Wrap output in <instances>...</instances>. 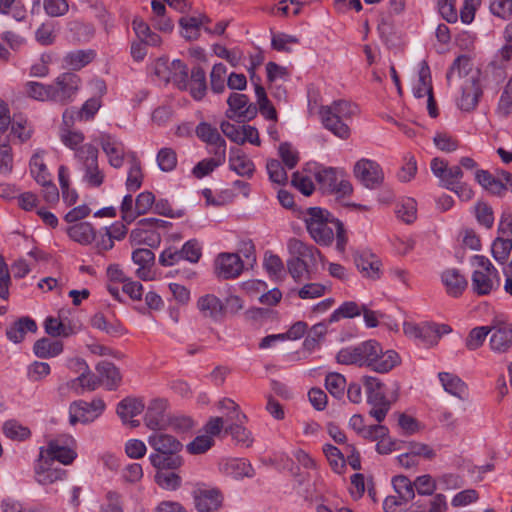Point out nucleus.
I'll list each match as a JSON object with an SVG mask.
<instances>
[{
    "label": "nucleus",
    "instance_id": "nucleus-30",
    "mask_svg": "<svg viewBox=\"0 0 512 512\" xmlns=\"http://www.w3.org/2000/svg\"><path fill=\"white\" fill-rule=\"evenodd\" d=\"M33 351L39 358L55 357L63 351V343L44 337L35 342Z\"/></svg>",
    "mask_w": 512,
    "mask_h": 512
},
{
    "label": "nucleus",
    "instance_id": "nucleus-36",
    "mask_svg": "<svg viewBox=\"0 0 512 512\" xmlns=\"http://www.w3.org/2000/svg\"><path fill=\"white\" fill-rule=\"evenodd\" d=\"M413 93L417 98H423L433 93L430 68L425 61L421 63L418 84L414 87Z\"/></svg>",
    "mask_w": 512,
    "mask_h": 512
},
{
    "label": "nucleus",
    "instance_id": "nucleus-20",
    "mask_svg": "<svg viewBox=\"0 0 512 512\" xmlns=\"http://www.w3.org/2000/svg\"><path fill=\"white\" fill-rule=\"evenodd\" d=\"M355 264L364 277L376 280L380 278V260L373 254L361 253L354 256Z\"/></svg>",
    "mask_w": 512,
    "mask_h": 512
},
{
    "label": "nucleus",
    "instance_id": "nucleus-62",
    "mask_svg": "<svg viewBox=\"0 0 512 512\" xmlns=\"http://www.w3.org/2000/svg\"><path fill=\"white\" fill-rule=\"evenodd\" d=\"M50 365L46 362L34 361L28 366L27 376L30 381L38 382L42 381L50 374Z\"/></svg>",
    "mask_w": 512,
    "mask_h": 512
},
{
    "label": "nucleus",
    "instance_id": "nucleus-56",
    "mask_svg": "<svg viewBox=\"0 0 512 512\" xmlns=\"http://www.w3.org/2000/svg\"><path fill=\"white\" fill-rule=\"evenodd\" d=\"M336 360L343 365L363 366L358 345L341 349L337 353Z\"/></svg>",
    "mask_w": 512,
    "mask_h": 512
},
{
    "label": "nucleus",
    "instance_id": "nucleus-29",
    "mask_svg": "<svg viewBox=\"0 0 512 512\" xmlns=\"http://www.w3.org/2000/svg\"><path fill=\"white\" fill-rule=\"evenodd\" d=\"M438 377L446 392L459 399L466 397L467 386L457 375L448 372H440Z\"/></svg>",
    "mask_w": 512,
    "mask_h": 512
},
{
    "label": "nucleus",
    "instance_id": "nucleus-41",
    "mask_svg": "<svg viewBox=\"0 0 512 512\" xmlns=\"http://www.w3.org/2000/svg\"><path fill=\"white\" fill-rule=\"evenodd\" d=\"M315 179L324 192L333 193L338 180V171L334 168H323L315 173Z\"/></svg>",
    "mask_w": 512,
    "mask_h": 512
},
{
    "label": "nucleus",
    "instance_id": "nucleus-63",
    "mask_svg": "<svg viewBox=\"0 0 512 512\" xmlns=\"http://www.w3.org/2000/svg\"><path fill=\"white\" fill-rule=\"evenodd\" d=\"M512 111V79L504 87L501 94L497 112L503 117H507Z\"/></svg>",
    "mask_w": 512,
    "mask_h": 512
},
{
    "label": "nucleus",
    "instance_id": "nucleus-7",
    "mask_svg": "<svg viewBox=\"0 0 512 512\" xmlns=\"http://www.w3.org/2000/svg\"><path fill=\"white\" fill-rule=\"evenodd\" d=\"M81 84L80 77L72 72L60 74L51 83L50 99L52 102L65 105L73 101Z\"/></svg>",
    "mask_w": 512,
    "mask_h": 512
},
{
    "label": "nucleus",
    "instance_id": "nucleus-6",
    "mask_svg": "<svg viewBox=\"0 0 512 512\" xmlns=\"http://www.w3.org/2000/svg\"><path fill=\"white\" fill-rule=\"evenodd\" d=\"M76 442L71 436H61L50 440L46 448L40 449L39 456L51 462L58 461L63 465H70L77 457Z\"/></svg>",
    "mask_w": 512,
    "mask_h": 512
},
{
    "label": "nucleus",
    "instance_id": "nucleus-43",
    "mask_svg": "<svg viewBox=\"0 0 512 512\" xmlns=\"http://www.w3.org/2000/svg\"><path fill=\"white\" fill-rule=\"evenodd\" d=\"M45 332L52 337H69L75 333L71 325H66L54 317H47L44 322Z\"/></svg>",
    "mask_w": 512,
    "mask_h": 512
},
{
    "label": "nucleus",
    "instance_id": "nucleus-8",
    "mask_svg": "<svg viewBox=\"0 0 512 512\" xmlns=\"http://www.w3.org/2000/svg\"><path fill=\"white\" fill-rule=\"evenodd\" d=\"M105 410V403L97 398L91 402L83 400L74 401L69 406V423L74 426L77 423H91Z\"/></svg>",
    "mask_w": 512,
    "mask_h": 512
},
{
    "label": "nucleus",
    "instance_id": "nucleus-3",
    "mask_svg": "<svg viewBox=\"0 0 512 512\" xmlns=\"http://www.w3.org/2000/svg\"><path fill=\"white\" fill-rule=\"evenodd\" d=\"M289 252L293 255L287 261V267L290 275L295 280H300L304 272H307L308 260L315 263L321 256L320 251L311 245H307L299 239L292 238L288 242Z\"/></svg>",
    "mask_w": 512,
    "mask_h": 512
},
{
    "label": "nucleus",
    "instance_id": "nucleus-2",
    "mask_svg": "<svg viewBox=\"0 0 512 512\" xmlns=\"http://www.w3.org/2000/svg\"><path fill=\"white\" fill-rule=\"evenodd\" d=\"M304 221L307 231L313 240L322 246H330L334 240V221L338 219L325 209L310 207L307 209Z\"/></svg>",
    "mask_w": 512,
    "mask_h": 512
},
{
    "label": "nucleus",
    "instance_id": "nucleus-18",
    "mask_svg": "<svg viewBox=\"0 0 512 512\" xmlns=\"http://www.w3.org/2000/svg\"><path fill=\"white\" fill-rule=\"evenodd\" d=\"M100 144L108 157L109 164L114 168L122 167L125 158V146L110 135H102Z\"/></svg>",
    "mask_w": 512,
    "mask_h": 512
},
{
    "label": "nucleus",
    "instance_id": "nucleus-52",
    "mask_svg": "<svg viewBox=\"0 0 512 512\" xmlns=\"http://www.w3.org/2000/svg\"><path fill=\"white\" fill-rule=\"evenodd\" d=\"M227 68L222 63L213 66L210 73V86L214 93H222L225 90Z\"/></svg>",
    "mask_w": 512,
    "mask_h": 512
},
{
    "label": "nucleus",
    "instance_id": "nucleus-54",
    "mask_svg": "<svg viewBox=\"0 0 512 512\" xmlns=\"http://www.w3.org/2000/svg\"><path fill=\"white\" fill-rule=\"evenodd\" d=\"M226 471L237 479L242 477H252L254 472L251 464L241 459H233L229 461L226 464Z\"/></svg>",
    "mask_w": 512,
    "mask_h": 512
},
{
    "label": "nucleus",
    "instance_id": "nucleus-25",
    "mask_svg": "<svg viewBox=\"0 0 512 512\" xmlns=\"http://www.w3.org/2000/svg\"><path fill=\"white\" fill-rule=\"evenodd\" d=\"M321 122L324 127L341 139H347L350 136V128L344 120L335 114H326L322 107L319 110Z\"/></svg>",
    "mask_w": 512,
    "mask_h": 512
},
{
    "label": "nucleus",
    "instance_id": "nucleus-11",
    "mask_svg": "<svg viewBox=\"0 0 512 512\" xmlns=\"http://www.w3.org/2000/svg\"><path fill=\"white\" fill-rule=\"evenodd\" d=\"M244 269V262L238 253H220L214 261V270L218 278L232 279L238 277Z\"/></svg>",
    "mask_w": 512,
    "mask_h": 512
},
{
    "label": "nucleus",
    "instance_id": "nucleus-53",
    "mask_svg": "<svg viewBox=\"0 0 512 512\" xmlns=\"http://www.w3.org/2000/svg\"><path fill=\"white\" fill-rule=\"evenodd\" d=\"M323 452L326 455L333 470L340 473L345 464L344 446L342 449H339L331 444H326L323 447Z\"/></svg>",
    "mask_w": 512,
    "mask_h": 512
},
{
    "label": "nucleus",
    "instance_id": "nucleus-49",
    "mask_svg": "<svg viewBox=\"0 0 512 512\" xmlns=\"http://www.w3.org/2000/svg\"><path fill=\"white\" fill-rule=\"evenodd\" d=\"M224 431L226 434H230L238 444L249 447L253 443L251 432L243 427L242 424L230 423L224 428Z\"/></svg>",
    "mask_w": 512,
    "mask_h": 512
},
{
    "label": "nucleus",
    "instance_id": "nucleus-64",
    "mask_svg": "<svg viewBox=\"0 0 512 512\" xmlns=\"http://www.w3.org/2000/svg\"><path fill=\"white\" fill-rule=\"evenodd\" d=\"M413 483L420 495H432L437 488V479H433L430 475L419 476Z\"/></svg>",
    "mask_w": 512,
    "mask_h": 512
},
{
    "label": "nucleus",
    "instance_id": "nucleus-24",
    "mask_svg": "<svg viewBox=\"0 0 512 512\" xmlns=\"http://www.w3.org/2000/svg\"><path fill=\"white\" fill-rule=\"evenodd\" d=\"M196 135L207 144L211 145L213 149L211 151H218L224 149L226 153V142L219 134L215 127H212L206 122H201L196 127Z\"/></svg>",
    "mask_w": 512,
    "mask_h": 512
},
{
    "label": "nucleus",
    "instance_id": "nucleus-39",
    "mask_svg": "<svg viewBox=\"0 0 512 512\" xmlns=\"http://www.w3.org/2000/svg\"><path fill=\"white\" fill-rule=\"evenodd\" d=\"M229 166L231 170L243 177H251L255 170L254 163L245 154L231 155Z\"/></svg>",
    "mask_w": 512,
    "mask_h": 512
},
{
    "label": "nucleus",
    "instance_id": "nucleus-59",
    "mask_svg": "<svg viewBox=\"0 0 512 512\" xmlns=\"http://www.w3.org/2000/svg\"><path fill=\"white\" fill-rule=\"evenodd\" d=\"M471 66L472 64L467 56L457 57L446 74L447 81L450 82L456 73L458 77L466 76L471 70Z\"/></svg>",
    "mask_w": 512,
    "mask_h": 512
},
{
    "label": "nucleus",
    "instance_id": "nucleus-45",
    "mask_svg": "<svg viewBox=\"0 0 512 512\" xmlns=\"http://www.w3.org/2000/svg\"><path fill=\"white\" fill-rule=\"evenodd\" d=\"M491 333L489 326H478L470 330L465 339V346L468 350L474 351L480 348L487 336Z\"/></svg>",
    "mask_w": 512,
    "mask_h": 512
},
{
    "label": "nucleus",
    "instance_id": "nucleus-10",
    "mask_svg": "<svg viewBox=\"0 0 512 512\" xmlns=\"http://www.w3.org/2000/svg\"><path fill=\"white\" fill-rule=\"evenodd\" d=\"M229 106L226 111V117L229 119L238 118L241 121H250L257 115V106L249 103L247 95L240 93H231L227 99Z\"/></svg>",
    "mask_w": 512,
    "mask_h": 512
},
{
    "label": "nucleus",
    "instance_id": "nucleus-31",
    "mask_svg": "<svg viewBox=\"0 0 512 512\" xmlns=\"http://www.w3.org/2000/svg\"><path fill=\"white\" fill-rule=\"evenodd\" d=\"M207 90L206 74L202 67L195 66L191 70L190 94L195 100H201Z\"/></svg>",
    "mask_w": 512,
    "mask_h": 512
},
{
    "label": "nucleus",
    "instance_id": "nucleus-17",
    "mask_svg": "<svg viewBox=\"0 0 512 512\" xmlns=\"http://www.w3.org/2000/svg\"><path fill=\"white\" fill-rule=\"evenodd\" d=\"M144 408L145 405L140 399L127 397L119 402L116 412L124 424L134 428L139 426V421L133 418L141 414Z\"/></svg>",
    "mask_w": 512,
    "mask_h": 512
},
{
    "label": "nucleus",
    "instance_id": "nucleus-12",
    "mask_svg": "<svg viewBox=\"0 0 512 512\" xmlns=\"http://www.w3.org/2000/svg\"><path fill=\"white\" fill-rule=\"evenodd\" d=\"M192 495L198 512H215L222 506L223 495L217 488L198 486Z\"/></svg>",
    "mask_w": 512,
    "mask_h": 512
},
{
    "label": "nucleus",
    "instance_id": "nucleus-19",
    "mask_svg": "<svg viewBox=\"0 0 512 512\" xmlns=\"http://www.w3.org/2000/svg\"><path fill=\"white\" fill-rule=\"evenodd\" d=\"M197 308L205 318L219 320L224 315V305L213 294H206L197 300Z\"/></svg>",
    "mask_w": 512,
    "mask_h": 512
},
{
    "label": "nucleus",
    "instance_id": "nucleus-42",
    "mask_svg": "<svg viewBox=\"0 0 512 512\" xmlns=\"http://www.w3.org/2000/svg\"><path fill=\"white\" fill-rule=\"evenodd\" d=\"M93 51L77 50L66 54L64 57L65 66L72 70H79L92 61Z\"/></svg>",
    "mask_w": 512,
    "mask_h": 512
},
{
    "label": "nucleus",
    "instance_id": "nucleus-22",
    "mask_svg": "<svg viewBox=\"0 0 512 512\" xmlns=\"http://www.w3.org/2000/svg\"><path fill=\"white\" fill-rule=\"evenodd\" d=\"M96 371L101 380V384L105 385L108 390H114L119 386L122 379L121 373L112 362H99L96 365Z\"/></svg>",
    "mask_w": 512,
    "mask_h": 512
},
{
    "label": "nucleus",
    "instance_id": "nucleus-15",
    "mask_svg": "<svg viewBox=\"0 0 512 512\" xmlns=\"http://www.w3.org/2000/svg\"><path fill=\"white\" fill-rule=\"evenodd\" d=\"M66 471L53 462L41 458L39 456L38 462L35 465V480L40 485H50L57 481H61L66 477Z\"/></svg>",
    "mask_w": 512,
    "mask_h": 512
},
{
    "label": "nucleus",
    "instance_id": "nucleus-14",
    "mask_svg": "<svg viewBox=\"0 0 512 512\" xmlns=\"http://www.w3.org/2000/svg\"><path fill=\"white\" fill-rule=\"evenodd\" d=\"M166 409V400H152L147 408L144 418L146 426L154 431L164 430L169 423V418L166 415Z\"/></svg>",
    "mask_w": 512,
    "mask_h": 512
},
{
    "label": "nucleus",
    "instance_id": "nucleus-57",
    "mask_svg": "<svg viewBox=\"0 0 512 512\" xmlns=\"http://www.w3.org/2000/svg\"><path fill=\"white\" fill-rule=\"evenodd\" d=\"M362 306L360 307L355 302H345L337 310H335L330 318L329 323L338 321L340 318H353L360 315Z\"/></svg>",
    "mask_w": 512,
    "mask_h": 512
},
{
    "label": "nucleus",
    "instance_id": "nucleus-23",
    "mask_svg": "<svg viewBox=\"0 0 512 512\" xmlns=\"http://www.w3.org/2000/svg\"><path fill=\"white\" fill-rule=\"evenodd\" d=\"M68 236L81 245H89L96 239V231L89 222H78L67 228Z\"/></svg>",
    "mask_w": 512,
    "mask_h": 512
},
{
    "label": "nucleus",
    "instance_id": "nucleus-21",
    "mask_svg": "<svg viewBox=\"0 0 512 512\" xmlns=\"http://www.w3.org/2000/svg\"><path fill=\"white\" fill-rule=\"evenodd\" d=\"M441 280L447 293L453 297L460 296L468 284L465 277L455 268L446 269L441 275Z\"/></svg>",
    "mask_w": 512,
    "mask_h": 512
},
{
    "label": "nucleus",
    "instance_id": "nucleus-34",
    "mask_svg": "<svg viewBox=\"0 0 512 512\" xmlns=\"http://www.w3.org/2000/svg\"><path fill=\"white\" fill-rule=\"evenodd\" d=\"M255 94L257 98V104L259 112L266 119L276 122L277 121V112L274 106L271 104L270 100L266 95V91L263 86L256 83L255 84Z\"/></svg>",
    "mask_w": 512,
    "mask_h": 512
},
{
    "label": "nucleus",
    "instance_id": "nucleus-46",
    "mask_svg": "<svg viewBox=\"0 0 512 512\" xmlns=\"http://www.w3.org/2000/svg\"><path fill=\"white\" fill-rule=\"evenodd\" d=\"M130 169L128 172L126 186L128 190L135 191L141 187L142 184V170L140 161L137 160L134 153H130Z\"/></svg>",
    "mask_w": 512,
    "mask_h": 512
},
{
    "label": "nucleus",
    "instance_id": "nucleus-51",
    "mask_svg": "<svg viewBox=\"0 0 512 512\" xmlns=\"http://www.w3.org/2000/svg\"><path fill=\"white\" fill-rule=\"evenodd\" d=\"M512 250V239L497 237L492 244V254L494 259L499 263H504Z\"/></svg>",
    "mask_w": 512,
    "mask_h": 512
},
{
    "label": "nucleus",
    "instance_id": "nucleus-16",
    "mask_svg": "<svg viewBox=\"0 0 512 512\" xmlns=\"http://www.w3.org/2000/svg\"><path fill=\"white\" fill-rule=\"evenodd\" d=\"M148 444L155 450L154 454H177L183 445L174 436L155 431L148 437Z\"/></svg>",
    "mask_w": 512,
    "mask_h": 512
},
{
    "label": "nucleus",
    "instance_id": "nucleus-9",
    "mask_svg": "<svg viewBox=\"0 0 512 512\" xmlns=\"http://www.w3.org/2000/svg\"><path fill=\"white\" fill-rule=\"evenodd\" d=\"M355 178L368 189H377L384 180L381 166L374 160L362 158L353 168Z\"/></svg>",
    "mask_w": 512,
    "mask_h": 512
},
{
    "label": "nucleus",
    "instance_id": "nucleus-28",
    "mask_svg": "<svg viewBox=\"0 0 512 512\" xmlns=\"http://www.w3.org/2000/svg\"><path fill=\"white\" fill-rule=\"evenodd\" d=\"M211 153L213 154L212 158L204 159L194 166L192 173L196 178L201 179L207 176L216 167L222 165L225 162L226 153L224 152V149L211 151Z\"/></svg>",
    "mask_w": 512,
    "mask_h": 512
},
{
    "label": "nucleus",
    "instance_id": "nucleus-48",
    "mask_svg": "<svg viewBox=\"0 0 512 512\" xmlns=\"http://www.w3.org/2000/svg\"><path fill=\"white\" fill-rule=\"evenodd\" d=\"M13 169V155L8 137L0 134V174H9Z\"/></svg>",
    "mask_w": 512,
    "mask_h": 512
},
{
    "label": "nucleus",
    "instance_id": "nucleus-44",
    "mask_svg": "<svg viewBox=\"0 0 512 512\" xmlns=\"http://www.w3.org/2000/svg\"><path fill=\"white\" fill-rule=\"evenodd\" d=\"M325 387L333 397L341 399L345 393L346 379L340 373H329L325 379Z\"/></svg>",
    "mask_w": 512,
    "mask_h": 512
},
{
    "label": "nucleus",
    "instance_id": "nucleus-37",
    "mask_svg": "<svg viewBox=\"0 0 512 512\" xmlns=\"http://www.w3.org/2000/svg\"><path fill=\"white\" fill-rule=\"evenodd\" d=\"M326 110V114H335L344 121L352 118L358 113V107L345 100L334 101L331 105L322 106Z\"/></svg>",
    "mask_w": 512,
    "mask_h": 512
},
{
    "label": "nucleus",
    "instance_id": "nucleus-32",
    "mask_svg": "<svg viewBox=\"0 0 512 512\" xmlns=\"http://www.w3.org/2000/svg\"><path fill=\"white\" fill-rule=\"evenodd\" d=\"M151 465L158 471L178 469L183 464V459L177 454H151L149 456Z\"/></svg>",
    "mask_w": 512,
    "mask_h": 512
},
{
    "label": "nucleus",
    "instance_id": "nucleus-47",
    "mask_svg": "<svg viewBox=\"0 0 512 512\" xmlns=\"http://www.w3.org/2000/svg\"><path fill=\"white\" fill-rule=\"evenodd\" d=\"M393 487L399 496V499L404 502L412 500L415 496L414 483L411 482L406 476L399 475L393 479Z\"/></svg>",
    "mask_w": 512,
    "mask_h": 512
},
{
    "label": "nucleus",
    "instance_id": "nucleus-55",
    "mask_svg": "<svg viewBox=\"0 0 512 512\" xmlns=\"http://www.w3.org/2000/svg\"><path fill=\"white\" fill-rule=\"evenodd\" d=\"M25 89L26 94L32 99L38 101H51V84L44 85L39 82L30 81L27 82Z\"/></svg>",
    "mask_w": 512,
    "mask_h": 512
},
{
    "label": "nucleus",
    "instance_id": "nucleus-27",
    "mask_svg": "<svg viewBox=\"0 0 512 512\" xmlns=\"http://www.w3.org/2000/svg\"><path fill=\"white\" fill-rule=\"evenodd\" d=\"M482 91L475 80L467 81L462 87V96L459 100V107L464 111L473 110L479 101Z\"/></svg>",
    "mask_w": 512,
    "mask_h": 512
},
{
    "label": "nucleus",
    "instance_id": "nucleus-1",
    "mask_svg": "<svg viewBox=\"0 0 512 512\" xmlns=\"http://www.w3.org/2000/svg\"><path fill=\"white\" fill-rule=\"evenodd\" d=\"M359 351L363 366L378 373H387L400 364V357L394 350L384 351L376 340L364 341L360 344Z\"/></svg>",
    "mask_w": 512,
    "mask_h": 512
},
{
    "label": "nucleus",
    "instance_id": "nucleus-35",
    "mask_svg": "<svg viewBox=\"0 0 512 512\" xmlns=\"http://www.w3.org/2000/svg\"><path fill=\"white\" fill-rule=\"evenodd\" d=\"M362 380L366 388L368 403L387 401L383 391L384 384L378 378L364 376Z\"/></svg>",
    "mask_w": 512,
    "mask_h": 512
},
{
    "label": "nucleus",
    "instance_id": "nucleus-4",
    "mask_svg": "<svg viewBox=\"0 0 512 512\" xmlns=\"http://www.w3.org/2000/svg\"><path fill=\"white\" fill-rule=\"evenodd\" d=\"M472 265L476 267L472 275V288L478 295H487L499 285L498 271L490 260L482 255H475Z\"/></svg>",
    "mask_w": 512,
    "mask_h": 512
},
{
    "label": "nucleus",
    "instance_id": "nucleus-38",
    "mask_svg": "<svg viewBox=\"0 0 512 512\" xmlns=\"http://www.w3.org/2000/svg\"><path fill=\"white\" fill-rule=\"evenodd\" d=\"M2 432L7 438L13 441H24L31 436L30 429L16 420L6 421L3 424Z\"/></svg>",
    "mask_w": 512,
    "mask_h": 512
},
{
    "label": "nucleus",
    "instance_id": "nucleus-58",
    "mask_svg": "<svg viewBox=\"0 0 512 512\" xmlns=\"http://www.w3.org/2000/svg\"><path fill=\"white\" fill-rule=\"evenodd\" d=\"M157 163L159 168L164 172H170L177 165V156L173 149L162 148L157 154Z\"/></svg>",
    "mask_w": 512,
    "mask_h": 512
},
{
    "label": "nucleus",
    "instance_id": "nucleus-13",
    "mask_svg": "<svg viewBox=\"0 0 512 512\" xmlns=\"http://www.w3.org/2000/svg\"><path fill=\"white\" fill-rule=\"evenodd\" d=\"M489 345L495 353H506L512 348V325L494 320L490 325Z\"/></svg>",
    "mask_w": 512,
    "mask_h": 512
},
{
    "label": "nucleus",
    "instance_id": "nucleus-60",
    "mask_svg": "<svg viewBox=\"0 0 512 512\" xmlns=\"http://www.w3.org/2000/svg\"><path fill=\"white\" fill-rule=\"evenodd\" d=\"M266 169L272 182L277 184H285L287 182L288 176L280 161L276 159L269 160L266 164Z\"/></svg>",
    "mask_w": 512,
    "mask_h": 512
},
{
    "label": "nucleus",
    "instance_id": "nucleus-61",
    "mask_svg": "<svg viewBox=\"0 0 512 512\" xmlns=\"http://www.w3.org/2000/svg\"><path fill=\"white\" fill-rule=\"evenodd\" d=\"M214 444L213 438L208 435L197 436L187 446V451L192 455L203 454L208 451Z\"/></svg>",
    "mask_w": 512,
    "mask_h": 512
},
{
    "label": "nucleus",
    "instance_id": "nucleus-33",
    "mask_svg": "<svg viewBox=\"0 0 512 512\" xmlns=\"http://www.w3.org/2000/svg\"><path fill=\"white\" fill-rule=\"evenodd\" d=\"M44 151H36L30 159V173L38 184L47 183L51 179L46 164L43 161Z\"/></svg>",
    "mask_w": 512,
    "mask_h": 512
},
{
    "label": "nucleus",
    "instance_id": "nucleus-26",
    "mask_svg": "<svg viewBox=\"0 0 512 512\" xmlns=\"http://www.w3.org/2000/svg\"><path fill=\"white\" fill-rule=\"evenodd\" d=\"M36 330L37 324L33 319L21 317L6 330V336L13 343H20L27 332H36Z\"/></svg>",
    "mask_w": 512,
    "mask_h": 512
},
{
    "label": "nucleus",
    "instance_id": "nucleus-5",
    "mask_svg": "<svg viewBox=\"0 0 512 512\" xmlns=\"http://www.w3.org/2000/svg\"><path fill=\"white\" fill-rule=\"evenodd\" d=\"M76 158L84 172V181L92 187H99L104 181V174L98 166V150L91 144H85L77 149Z\"/></svg>",
    "mask_w": 512,
    "mask_h": 512
},
{
    "label": "nucleus",
    "instance_id": "nucleus-50",
    "mask_svg": "<svg viewBox=\"0 0 512 512\" xmlns=\"http://www.w3.org/2000/svg\"><path fill=\"white\" fill-rule=\"evenodd\" d=\"M154 479L159 487L169 491L178 489L182 482L178 474L168 471H157Z\"/></svg>",
    "mask_w": 512,
    "mask_h": 512
},
{
    "label": "nucleus",
    "instance_id": "nucleus-40",
    "mask_svg": "<svg viewBox=\"0 0 512 512\" xmlns=\"http://www.w3.org/2000/svg\"><path fill=\"white\" fill-rule=\"evenodd\" d=\"M179 25L182 29V36L189 41H195L200 37L201 21L195 16H182L179 19Z\"/></svg>",
    "mask_w": 512,
    "mask_h": 512
}]
</instances>
